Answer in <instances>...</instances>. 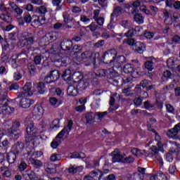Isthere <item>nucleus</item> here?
Returning a JSON list of instances; mask_svg holds the SVG:
<instances>
[{"mask_svg": "<svg viewBox=\"0 0 180 180\" xmlns=\"http://www.w3.org/2000/svg\"><path fill=\"white\" fill-rule=\"evenodd\" d=\"M117 57V51L115 49H110L106 51L101 56V60L105 64H109V65H112L115 63V60Z\"/></svg>", "mask_w": 180, "mask_h": 180, "instance_id": "obj_3", "label": "nucleus"}, {"mask_svg": "<svg viewBox=\"0 0 180 180\" xmlns=\"http://www.w3.org/2000/svg\"><path fill=\"white\" fill-rule=\"evenodd\" d=\"M112 162H123V155L120 153L119 149H115L111 153Z\"/></svg>", "mask_w": 180, "mask_h": 180, "instance_id": "obj_9", "label": "nucleus"}, {"mask_svg": "<svg viewBox=\"0 0 180 180\" xmlns=\"http://www.w3.org/2000/svg\"><path fill=\"white\" fill-rule=\"evenodd\" d=\"M58 37V33L56 32H51L48 34H46L42 39L41 41H44L45 40H48L49 43H53V41H55V40H57V38Z\"/></svg>", "mask_w": 180, "mask_h": 180, "instance_id": "obj_11", "label": "nucleus"}, {"mask_svg": "<svg viewBox=\"0 0 180 180\" xmlns=\"http://www.w3.org/2000/svg\"><path fill=\"white\" fill-rule=\"evenodd\" d=\"M22 43L24 46H29V44H33V43H34V37L32 34V33L27 32Z\"/></svg>", "mask_w": 180, "mask_h": 180, "instance_id": "obj_17", "label": "nucleus"}, {"mask_svg": "<svg viewBox=\"0 0 180 180\" xmlns=\"http://www.w3.org/2000/svg\"><path fill=\"white\" fill-rule=\"evenodd\" d=\"M32 23L34 24V25L35 26H39V24H40V17L36 15H32Z\"/></svg>", "mask_w": 180, "mask_h": 180, "instance_id": "obj_53", "label": "nucleus"}, {"mask_svg": "<svg viewBox=\"0 0 180 180\" xmlns=\"http://www.w3.org/2000/svg\"><path fill=\"white\" fill-rule=\"evenodd\" d=\"M1 113L5 116L12 115L15 112V108L9 106H2L1 110Z\"/></svg>", "mask_w": 180, "mask_h": 180, "instance_id": "obj_21", "label": "nucleus"}, {"mask_svg": "<svg viewBox=\"0 0 180 180\" xmlns=\"http://www.w3.org/2000/svg\"><path fill=\"white\" fill-rule=\"evenodd\" d=\"M79 91L75 85H70L67 89V94L69 96H77Z\"/></svg>", "mask_w": 180, "mask_h": 180, "instance_id": "obj_20", "label": "nucleus"}, {"mask_svg": "<svg viewBox=\"0 0 180 180\" xmlns=\"http://www.w3.org/2000/svg\"><path fill=\"white\" fill-rule=\"evenodd\" d=\"M125 63L126 57H124V56H119L116 57L112 63L113 70H122V65L125 64Z\"/></svg>", "mask_w": 180, "mask_h": 180, "instance_id": "obj_7", "label": "nucleus"}, {"mask_svg": "<svg viewBox=\"0 0 180 180\" xmlns=\"http://www.w3.org/2000/svg\"><path fill=\"white\" fill-rule=\"evenodd\" d=\"M123 71L125 74H133L134 68L130 64H127L124 66Z\"/></svg>", "mask_w": 180, "mask_h": 180, "instance_id": "obj_35", "label": "nucleus"}, {"mask_svg": "<svg viewBox=\"0 0 180 180\" xmlns=\"http://www.w3.org/2000/svg\"><path fill=\"white\" fill-rule=\"evenodd\" d=\"M27 168V163L25 162V160L21 159L18 165V169L20 172H25V169Z\"/></svg>", "mask_w": 180, "mask_h": 180, "instance_id": "obj_37", "label": "nucleus"}, {"mask_svg": "<svg viewBox=\"0 0 180 180\" xmlns=\"http://www.w3.org/2000/svg\"><path fill=\"white\" fill-rule=\"evenodd\" d=\"M19 89V84L18 83H13L8 87V91H18Z\"/></svg>", "mask_w": 180, "mask_h": 180, "instance_id": "obj_59", "label": "nucleus"}, {"mask_svg": "<svg viewBox=\"0 0 180 180\" xmlns=\"http://www.w3.org/2000/svg\"><path fill=\"white\" fill-rule=\"evenodd\" d=\"M140 11L141 12H143L146 15H148L150 13V11L147 9V7L144 6V4L142 3V4L140 6Z\"/></svg>", "mask_w": 180, "mask_h": 180, "instance_id": "obj_58", "label": "nucleus"}, {"mask_svg": "<svg viewBox=\"0 0 180 180\" xmlns=\"http://www.w3.org/2000/svg\"><path fill=\"white\" fill-rule=\"evenodd\" d=\"M34 103V101L30 98H22L20 101L19 105L23 109H27L30 108L31 105Z\"/></svg>", "mask_w": 180, "mask_h": 180, "instance_id": "obj_16", "label": "nucleus"}, {"mask_svg": "<svg viewBox=\"0 0 180 180\" xmlns=\"http://www.w3.org/2000/svg\"><path fill=\"white\" fill-rule=\"evenodd\" d=\"M83 79H84V75H82V73L80 72H75L72 75V79L75 84H77L81 81H84Z\"/></svg>", "mask_w": 180, "mask_h": 180, "instance_id": "obj_25", "label": "nucleus"}, {"mask_svg": "<svg viewBox=\"0 0 180 180\" xmlns=\"http://www.w3.org/2000/svg\"><path fill=\"white\" fill-rule=\"evenodd\" d=\"M167 177L165 174L158 172L156 174H151L150 176V180H167Z\"/></svg>", "mask_w": 180, "mask_h": 180, "instance_id": "obj_24", "label": "nucleus"}, {"mask_svg": "<svg viewBox=\"0 0 180 180\" xmlns=\"http://www.w3.org/2000/svg\"><path fill=\"white\" fill-rule=\"evenodd\" d=\"M37 94H39V95H43V94H44L46 91V84L42 82H39L37 86Z\"/></svg>", "mask_w": 180, "mask_h": 180, "instance_id": "obj_31", "label": "nucleus"}, {"mask_svg": "<svg viewBox=\"0 0 180 180\" xmlns=\"http://www.w3.org/2000/svg\"><path fill=\"white\" fill-rule=\"evenodd\" d=\"M145 109H152V108H154L155 105L154 103H151V101H147L143 103Z\"/></svg>", "mask_w": 180, "mask_h": 180, "instance_id": "obj_54", "label": "nucleus"}, {"mask_svg": "<svg viewBox=\"0 0 180 180\" xmlns=\"http://www.w3.org/2000/svg\"><path fill=\"white\" fill-rule=\"evenodd\" d=\"M180 131V122L176 124L174 128L169 129L167 132V136L170 139H174V140H178L179 136L178 133Z\"/></svg>", "mask_w": 180, "mask_h": 180, "instance_id": "obj_6", "label": "nucleus"}, {"mask_svg": "<svg viewBox=\"0 0 180 180\" xmlns=\"http://www.w3.org/2000/svg\"><path fill=\"white\" fill-rule=\"evenodd\" d=\"M151 82L148 81V79H143L141 81L140 84L142 86V88H146L148 86V85H150V83Z\"/></svg>", "mask_w": 180, "mask_h": 180, "instance_id": "obj_63", "label": "nucleus"}, {"mask_svg": "<svg viewBox=\"0 0 180 180\" xmlns=\"http://www.w3.org/2000/svg\"><path fill=\"white\" fill-rule=\"evenodd\" d=\"M41 60H43V56L41 55H38L34 57V63L35 65H40L41 64Z\"/></svg>", "mask_w": 180, "mask_h": 180, "instance_id": "obj_45", "label": "nucleus"}, {"mask_svg": "<svg viewBox=\"0 0 180 180\" xmlns=\"http://www.w3.org/2000/svg\"><path fill=\"white\" fill-rule=\"evenodd\" d=\"M94 46L97 49H101V47H103V46H105V40H100L98 42L95 43Z\"/></svg>", "mask_w": 180, "mask_h": 180, "instance_id": "obj_60", "label": "nucleus"}, {"mask_svg": "<svg viewBox=\"0 0 180 180\" xmlns=\"http://www.w3.org/2000/svg\"><path fill=\"white\" fill-rule=\"evenodd\" d=\"M132 162H134V158L131 155L122 158V163L124 164H132Z\"/></svg>", "mask_w": 180, "mask_h": 180, "instance_id": "obj_43", "label": "nucleus"}, {"mask_svg": "<svg viewBox=\"0 0 180 180\" xmlns=\"http://www.w3.org/2000/svg\"><path fill=\"white\" fill-rule=\"evenodd\" d=\"M82 169L84 168L82 166H79V167H75V166H70L68 169V171L69 174H77L78 172H82Z\"/></svg>", "mask_w": 180, "mask_h": 180, "instance_id": "obj_27", "label": "nucleus"}, {"mask_svg": "<svg viewBox=\"0 0 180 180\" xmlns=\"http://www.w3.org/2000/svg\"><path fill=\"white\" fill-rule=\"evenodd\" d=\"M134 53H139L143 54L144 50H146V44L143 42L136 41L134 46L133 47Z\"/></svg>", "mask_w": 180, "mask_h": 180, "instance_id": "obj_13", "label": "nucleus"}, {"mask_svg": "<svg viewBox=\"0 0 180 180\" xmlns=\"http://www.w3.org/2000/svg\"><path fill=\"white\" fill-rule=\"evenodd\" d=\"M8 103L9 100L8 99V96L4 94L2 98L0 99V105H1V106H8Z\"/></svg>", "mask_w": 180, "mask_h": 180, "instance_id": "obj_39", "label": "nucleus"}, {"mask_svg": "<svg viewBox=\"0 0 180 180\" xmlns=\"http://www.w3.org/2000/svg\"><path fill=\"white\" fill-rule=\"evenodd\" d=\"M17 98H24L25 96H32L33 91H32V83L27 82L22 88V91L16 94Z\"/></svg>", "mask_w": 180, "mask_h": 180, "instance_id": "obj_5", "label": "nucleus"}, {"mask_svg": "<svg viewBox=\"0 0 180 180\" xmlns=\"http://www.w3.org/2000/svg\"><path fill=\"white\" fill-rule=\"evenodd\" d=\"M61 160V155L53 153L50 157V161L55 162V161H60Z\"/></svg>", "mask_w": 180, "mask_h": 180, "instance_id": "obj_41", "label": "nucleus"}, {"mask_svg": "<svg viewBox=\"0 0 180 180\" xmlns=\"http://www.w3.org/2000/svg\"><path fill=\"white\" fill-rule=\"evenodd\" d=\"M25 126H26L27 135L25 136V142L30 143L36 139V134L37 133V128L34 127V122L32 120V118H26L24 122Z\"/></svg>", "mask_w": 180, "mask_h": 180, "instance_id": "obj_1", "label": "nucleus"}, {"mask_svg": "<svg viewBox=\"0 0 180 180\" xmlns=\"http://www.w3.org/2000/svg\"><path fill=\"white\" fill-rule=\"evenodd\" d=\"M11 150L13 153L20 157L26 155V153H25V143L22 141H18L14 143L11 147Z\"/></svg>", "mask_w": 180, "mask_h": 180, "instance_id": "obj_4", "label": "nucleus"}, {"mask_svg": "<svg viewBox=\"0 0 180 180\" xmlns=\"http://www.w3.org/2000/svg\"><path fill=\"white\" fill-rule=\"evenodd\" d=\"M81 50H82V46L78 44L72 46L70 51L69 52V56L70 57H77Z\"/></svg>", "mask_w": 180, "mask_h": 180, "instance_id": "obj_15", "label": "nucleus"}, {"mask_svg": "<svg viewBox=\"0 0 180 180\" xmlns=\"http://www.w3.org/2000/svg\"><path fill=\"white\" fill-rule=\"evenodd\" d=\"M143 30V28L140 26L136 27L135 29H134V33L135 36H141L143 35V32H141Z\"/></svg>", "mask_w": 180, "mask_h": 180, "instance_id": "obj_50", "label": "nucleus"}, {"mask_svg": "<svg viewBox=\"0 0 180 180\" xmlns=\"http://www.w3.org/2000/svg\"><path fill=\"white\" fill-rule=\"evenodd\" d=\"M132 14L134 15V20L138 23V25L144 23V18L141 13H139V9H134Z\"/></svg>", "mask_w": 180, "mask_h": 180, "instance_id": "obj_12", "label": "nucleus"}, {"mask_svg": "<svg viewBox=\"0 0 180 180\" xmlns=\"http://www.w3.org/2000/svg\"><path fill=\"white\" fill-rule=\"evenodd\" d=\"M27 68L29 70V72L32 77L34 76L37 72L36 65L33 63H28Z\"/></svg>", "mask_w": 180, "mask_h": 180, "instance_id": "obj_34", "label": "nucleus"}, {"mask_svg": "<svg viewBox=\"0 0 180 180\" xmlns=\"http://www.w3.org/2000/svg\"><path fill=\"white\" fill-rule=\"evenodd\" d=\"M96 117V112H87L85 115L86 123V124H90L92 126L94 123L96 122L95 118Z\"/></svg>", "mask_w": 180, "mask_h": 180, "instance_id": "obj_18", "label": "nucleus"}, {"mask_svg": "<svg viewBox=\"0 0 180 180\" xmlns=\"http://www.w3.org/2000/svg\"><path fill=\"white\" fill-rule=\"evenodd\" d=\"M96 75H97V77H105V75H108V70L105 69H99L96 72Z\"/></svg>", "mask_w": 180, "mask_h": 180, "instance_id": "obj_44", "label": "nucleus"}, {"mask_svg": "<svg viewBox=\"0 0 180 180\" xmlns=\"http://www.w3.org/2000/svg\"><path fill=\"white\" fill-rule=\"evenodd\" d=\"M86 155L84 153H74L72 155L73 158H85Z\"/></svg>", "mask_w": 180, "mask_h": 180, "instance_id": "obj_64", "label": "nucleus"}, {"mask_svg": "<svg viewBox=\"0 0 180 180\" xmlns=\"http://www.w3.org/2000/svg\"><path fill=\"white\" fill-rule=\"evenodd\" d=\"M165 106H166L167 112L168 113H172V115H175V108H174V106H172V105L166 104Z\"/></svg>", "mask_w": 180, "mask_h": 180, "instance_id": "obj_49", "label": "nucleus"}, {"mask_svg": "<svg viewBox=\"0 0 180 180\" xmlns=\"http://www.w3.org/2000/svg\"><path fill=\"white\" fill-rule=\"evenodd\" d=\"M90 175L93 180H101V178H102V172L99 169L91 171Z\"/></svg>", "mask_w": 180, "mask_h": 180, "instance_id": "obj_26", "label": "nucleus"}, {"mask_svg": "<svg viewBox=\"0 0 180 180\" xmlns=\"http://www.w3.org/2000/svg\"><path fill=\"white\" fill-rule=\"evenodd\" d=\"M70 134L69 131H68L67 128H64L63 129L61 130V131L56 136V140H60L61 141V139L64 137V134Z\"/></svg>", "mask_w": 180, "mask_h": 180, "instance_id": "obj_38", "label": "nucleus"}, {"mask_svg": "<svg viewBox=\"0 0 180 180\" xmlns=\"http://www.w3.org/2000/svg\"><path fill=\"white\" fill-rule=\"evenodd\" d=\"M18 155L14 152H10L7 155V161L8 164H14L15 161H16V156Z\"/></svg>", "mask_w": 180, "mask_h": 180, "instance_id": "obj_30", "label": "nucleus"}, {"mask_svg": "<svg viewBox=\"0 0 180 180\" xmlns=\"http://www.w3.org/2000/svg\"><path fill=\"white\" fill-rule=\"evenodd\" d=\"M123 13V8L120 6H116L114 8L112 13H111V18H113L114 16H120Z\"/></svg>", "mask_w": 180, "mask_h": 180, "instance_id": "obj_29", "label": "nucleus"}, {"mask_svg": "<svg viewBox=\"0 0 180 180\" xmlns=\"http://www.w3.org/2000/svg\"><path fill=\"white\" fill-rule=\"evenodd\" d=\"M29 53H30V50H29L28 48H25L21 51L19 56H25L24 59L26 60L28 57Z\"/></svg>", "mask_w": 180, "mask_h": 180, "instance_id": "obj_48", "label": "nucleus"}, {"mask_svg": "<svg viewBox=\"0 0 180 180\" xmlns=\"http://www.w3.org/2000/svg\"><path fill=\"white\" fill-rule=\"evenodd\" d=\"M63 22L65 23H68V22H72L74 20V18L71 17V14L68 12L63 13Z\"/></svg>", "mask_w": 180, "mask_h": 180, "instance_id": "obj_36", "label": "nucleus"}, {"mask_svg": "<svg viewBox=\"0 0 180 180\" xmlns=\"http://www.w3.org/2000/svg\"><path fill=\"white\" fill-rule=\"evenodd\" d=\"M158 153H160V149L157 148V146H153L151 148V153L146 155L147 157H155L158 161H159L160 164H164V162H162V158L158 155Z\"/></svg>", "mask_w": 180, "mask_h": 180, "instance_id": "obj_10", "label": "nucleus"}, {"mask_svg": "<svg viewBox=\"0 0 180 180\" xmlns=\"http://www.w3.org/2000/svg\"><path fill=\"white\" fill-rule=\"evenodd\" d=\"M32 113L35 116H41L43 115V108H41V105H36L32 110Z\"/></svg>", "mask_w": 180, "mask_h": 180, "instance_id": "obj_33", "label": "nucleus"}, {"mask_svg": "<svg viewBox=\"0 0 180 180\" xmlns=\"http://www.w3.org/2000/svg\"><path fill=\"white\" fill-rule=\"evenodd\" d=\"M87 28L89 29L91 32H95V30L101 29V27L95 22H91L89 26H87Z\"/></svg>", "mask_w": 180, "mask_h": 180, "instance_id": "obj_42", "label": "nucleus"}, {"mask_svg": "<svg viewBox=\"0 0 180 180\" xmlns=\"http://www.w3.org/2000/svg\"><path fill=\"white\" fill-rule=\"evenodd\" d=\"M30 161L34 165H37V167H42L43 166V163H41V161H40L37 159L30 158Z\"/></svg>", "mask_w": 180, "mask_h": 180, "instance_id": "obj_47", "label": "nucleus"}, {"mask_svg": "<svg viewBox=\"0 0 180 180\" xmlns=\"http://www.w3.org/2000/svg\"><path fill=\"white\" fill-rule=\"evenodd\" d=\"M124 36H126L128 38L133 37V36H136L134 34V28L129 30L127 32L124 34Z\"/></svg>", "mask_w": 180, "mask_h": 180, "instance_id": "obj_61", "label": "nucleus"}, {"mask_svg": "<svg viewBox=\"0 0 180 180\" xmlns=\"http://www.w3.org/2000/svg\"><path fill=\"white\" fill-rule=\"evenodd\" d=\"M167 66L168 68H174L175 67V61L174 58H169L167 61Z\"/></svg>", "mask_w": 180, "mask_h": 180, "instance_id": "obj_46", "label": "nucleus"}, {"mask_svg": "<svg viewBox=\"0 0 180 180\" xmlns=\"http://www.w3.org/2000/svg\"><path fill=\"white\" fill-rule=\"evenodd\" d=\"M134 103L136 105V106H141L143 104V100L141 99V97L135 98L134 99Z\"/></svg>", "mask_w": 180, "mask_h": 180, "instance_id": "obj_56", "label": "nucleus"}, {"mask_svg": "<svg viewBox=\"0 0 180 180\" xmlns=\"http://www.w3.org/2000/svg\"><path fill=\"white\" fill-rule=\"evenodd\" d=\"M37 11L39 13H41V15H45V13H47V8L44 6H41Z\"/></svg>", "mask_w": 180, "mask_h": 180, "instance_id": "obj_57", "label": "nucleus"}, {"mask_svg": "<svg viewBox=\"0 0 180 180\" xmlns=\"http://www.w3.org/2000/svg\"><path fill=\"white\" fill-rule=\"evenodd\" d=\"M72 46H74V43L70 39H63L60 42V49L63 50V51H68L69 54L70 51H71V49H72Z\"/></svg>", "mask_w": 180, "mask_h": 180, "instance_id": "obj_8", "label": "nucleus"}, {"mask_svg": "<svg viewBox=\"0 0 180 180\" xmlns=\"http://www.w3.org/2000/svg\"><path fill=\"white\" fill-rule=\"evenodd\" d=\"M60 46L58 44H53L51 48V53H60Z\"/></svg>", "mask_w": 180, "mask_h": 180, "instance_id": "obj_51", "label": "nucleus"}, {"mask_svg": "<svg viewBox=\"0 0 180 180\" xmlns=\"http://www.w3.org/2000/svg\"><path fill=\"white\" fill-rule=\"evenodd\" d=\"M144 65L148 71H153L154 70V63L153 61L148 60L145 63Z\"/></svg>", "mask_w": 180, "mask_h": 180, "instance_id": "obj_40", "label": "nucleus"}, {"mask_svg": "<svg viewBox=\"0 0 180 180\" xmlns=\"http://www.w3.org/2000/svg\"><path fill=\"white\" fill-rule=\"evenodd\" d=\"M0 19L4 20V22H6L7 23H11L12 22V16H11V13H7L6 11H4L0 14Z\"/></svg>", "mask_w": 180, "mask_h": 180, "instance_id": "obj_23", "label": "nucleus"}, {"mask_svg": "<svg viewBox=\"0 0 180 180\" xmlns=\"http://www.w3.org/2000/svg\"><path fill=\"white\" fill-rule=\"evenodd\" d=\"M94 20L100 27L101 26H103V24L105 23V18L103 17H99L98 18H96Z\"/></svg>", "mask_w": 180, "mask_h": 180, "instance_id": "obj_55", "label": "nucleus"}, {"mask_svg": "<svg viewBox=\"0 0 180 180\" xmlns=\"http://www.w3.org/2000/svg\"><path fill=\"white\" fill-rule=\"evenodd\" d=\"M88 85H89V83H88L86 80H81L76 83L75 86L78 92H82V91H85V89L88 88Z\"/></svg>", "mask_w": 180, "mask_h": 180, "instance_id": "obj_19", "label": "nucleus"}, {"mask_svg": "<svg viewBox=\"0 0 180 180\" xmlns=\"http://www.w3.org/2000/svg\"><path fill=\"white\" fill-rule=\"evenodd\" d=\"M63 0H53L52 5L53 6L56 7L55 11L60 12V11H63V4H61Z\"/></svg>", "mask_w": 180, "mask_h": 180, "instance_id": "obj_28", "label": "nucleus"}, {"mask_svg": "<svg viewBox=\"0 0 180 180\" xmlns=\"http://www.w3.org/2000/svg\"><path fill=\"white\" fill-rule=\"evenodd\" d=\"M142 3L140 0H136L132 3V6L134 8V9H137L139 6H141Z\"/></svg>", "mask_w": 180, "mask_h": 180, "instance_id": "obj_62", "label": "nucleus"}, {"mask_svg": "<svg viewBox=\"0 0 180 180\" xmlns=\"http://www.w3.org/2000/svg\"><path fill=\"white\" fill-rule=\"evenodd\" d=\"M20 127V122L18 121L14 122L11 128L7 129V136H8V137L13 140H18V139L20 137V130L19 129Z\"/></svg>", "mask_w": 180, "mask_h": 180, "instance_id": "obj_2", "label": "nucleus"}, {"mask_svg": "<svg viewBox=\"0 0 180 180\" xmlns=\"http://www.w3.org/2000/svg\"><path fill=\"white\" fill-rule=\"evenodd\" d=\"M95 56H96V53H94L89 51H86L83 52L81 54L80 57L82 60H85V61H92V60L95 58Z\"/></svg>", "mask_w": 180, "mask_h": 180, "instance_id": "obj_14", "label": "nucleus"}, {"mask_svg": "<svg viewBox=\"0 0 180 180\" xmlns=\"http://www.w3.org/2000/svg\"><path fill=\"white\" fill-rule=\"evenodd\" d=\"M49 75L53 82H56V81H58V79L60 78V72L58 70H52L49 72Z\"/></svg>", "mask_w": 180, "mask_h": 180, "instance_id": "obj_32", "label": "nucleus"}, {"mask_svg": "<svg viewBox=\"0 0 180 180\" xmlns=\"http://www.w3.org/2000/svg\"><path fill=\"white\" fill-rule=\"evenodd\" d=\"M37 176V175H36V173L32 170L24 171L22 173V176L24 179H25V180H30L32 178H36Z\"/></svg>", "mask_w": 180, "mask_h": 180, "instance_id": "obj_22", "label": "nucleus"}, {"mask_svg": "<svg viewBox=\"0 0 180 180\" xmlns=\"http://www.w3.org/2000/svg\"><path fill=\"white\" fill-rule=\"evenodd\" d=\"M61 143V141L60 139H55L51 143V147L53 149L57 148L58 146H60V143Z\"/></svg>", "mask_w": 180, "mask_h": 180, "instance_id": "obj_52", "label": "nucleus"}]
</instances>
